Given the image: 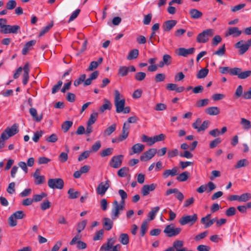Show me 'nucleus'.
<instances>
[{"instance_id": "nucleus-1", "label": "nucleus", "mask_w": 251, "mask_h": 251, "mask_svg": "<svg viewBox=\"0 0 251 251\" xmlns=\"http://www.w3.org/2000/svg\"><path fill=\"white\" fill-rule=\"evenodd\" d=\"M220 72L225 74L229 73L231 75H237L238 78L241 79H245L251 75V70L242 71L240 68H229L228 67H223L220 68Z\"/></svg>"}, {"instance_id": "nucleus-2", "label": "nucleus", "mask_w": 251, "mask_h": 251, "mask_svg": "<svg viewBox=\"0 0 251 251\" xmlns=\"http://www.w3.org/2000/svg\"><path fill=\"white\" fill-rule=\"evenodd\" d=\"M23 70L24 71V74L23 75V83L25 85L27 83L29 80V72L30 70L28 63H26L24 66L23 68L22 67H19L14 73L13 77L15 79L18 78Z\"/></svg>"}, {"instance_id": "nucleus-3", "label": "nucleus", "mask_w": 251, "mask_h": 251, "mask_svg": "<svg viewBox=\"0 0 251 251\" xmlns=\"http://www.w3.org/2000/svg\"><path fill=\"white\" fill-rule=\"evenodd\" d=\"M114 104L116 108V112L121 113L125 106L126 100L125 99H120L121 94L117 90L114 91Z\"/></svg>"}, {"instance_id": "nucleus-4", "label": "nucleus", "mask_w": 251, "mask_h": 251, "mask_svg": "<svg viewBox=\"0 0 251 251\" xmlns=\"http://www.w3.org/2000/svg\"><path fill=\"white\" fill-rule=\"evenodd\" d=\"M251 47V38L247 41L241 40L234 45V47L238 49L240 55L245 54Z\"/></svg>"}, {"instance_id": "nucleus-5", "label": "nucleus", "mask_w": 251, "mask_h": 251, "mask_svg": "<svg viewBox=\"0 0 251 251\" xmlns=\"http://www.w3.org/2000/svg\"><path fill=\"white\" fill-rule=\"evenodd\" d=\"M214 34V31L212 29H207L203 30L198 35L197 42L200 43H206L208 41L209 37H212Z\"/></svg>"}, {"instance_id": "nucleus-6", "label": "nucleus", "mask_w": 251, "mask_h": 251, "mask_svg": "<svg viewBox=\"0 0 251 251\" xmlns=\"http://www.w3.org/2000/svg\"><path fill=\"white\" fill-rule=\"evenodd\" d=\"M19 132L18 126L14 124L10 127L6 128L1 134V138L3 140H7L9 137L16 134Z\"/></svg>"}, {"instance_id": "nucleus-7", "label": "nucleus", "mask_w": 251, "mask_h": 251, "mask_svg": "<svg viewBox=\"0 0 251 251\" xmlns=\"http://www.w3.org/2000/svg\"><path fill=\"white\" fill-rule=\"evenodd\" d=\"M181 230L180 227H175L173 224H170L166 226L164 232L168 237H172L178 235Z\"/></svg>"}, {"instance_id": "nucleus-8", "label": "nucleus", "mask_w": 251, "mask_h": 251, "mask_svg": "<svg viewBox=\"0 0 251 251\" xmlns=\"http://www.w3.org/2000/svg\"><path fill=\"white\" fill-rule=\"evenodd\" d=\"M125 205L117 201L113 203V208L111 210V218L112 219H117L121 212L123 211Z\"/></svg>"}, {"instance_id": "nucleus-9", "label": "nucleus", "mask_w": 251, "mask_h": 251, "mask_svg": "<svg viewBox=\"0 0 251 251\" xmlns=\"http://www.w3.org/2000/svg\"><path fill=\"white\" fill-rule=\"evenodd\" d=\"M48 185L51 189H62L64 186V181L61 178H50L48 180Z\"/></svg>"}, {"instance_id": "nucleus-10", "label": "nucleus", "mask_w": 251, "mask_h": 251, "mask_svg": "<svg viewBox=\"0 0 251 251\" xmlns=\"http://www.w3.org/2000/svg\"><path fill=\"white\" fill-rule=\"evenodd\" d=\"M123 157V155L114 156L109 162V165L114 168L120 167L122 164Z\"/></svg>"}, {"instance_id": "nucleus-11", "label": "nucleus", "mask_w": 251, "mask_h": 251, "mask_svg": "<svg viewBox=\"0 0 251 251\" xmlns=\"http://www.w3.org/2000/svg\"><path fill=\"white\" fill-rule=\"evenodd\" d=\"M20 30V26L18 25H7L5 28L0 30V32L3 34L13 33L17 34Z\"/></svg>"}, {"instance_id": "nucleus-12", "label": "nucleus", "mask_w": 251, "mask_h": 251, "mask_svg": "<svg viewBox=\"0 0 251 251\" xmlns=\"http://www.w3.org/2000/svg\"><path fill=\"white\" fill-rule=\"evenodd\" d=\"M157 152L156 149H150L148 151H145L142 155L140 156L141 161H146L152 158Z\"/></svg>"}, {"instance_id": "nucleus-13", "label": "nucleus", "mask_w": 251, "mask_h": 251, "mask_svg": "<svg viewBox=\"0 0 251 251\" xmlns=\"http://www.w3.org/2000/svg\"><path fill=\"white\" fill-rule=\"evenodd\" d=\"M81 238V235L79 234H76L71 240L70 244L71 245H73L76 243H77V248L79 250L84 249L87 247V245L85 243L81 241L77 240Z\"/></svg>"}, {"instance_id": "nucleus-14", "label": "nucleus", "mask_w": 251, "mask_h": 251, "mask_svg": "<svg viewBox=\"0 0 251 251\" xmlns=\"http://www.w3.org/2000/svg\"><path fill=\"white\" fill-rule=\"evenodd\" d=\"M109 186L108 180H107L105 183L100 182L96 189L97 193L101 196H103L109 188Z\"/></svg>"}, {"instance_id": "nucleus-15", "label": "nucleus", "mask_w": 251, "mask_h": 251, "mask_svg": "<svg viewBox=\"0 0 251 251\" xmlns=\"http://www.w3.org/2000/svg\"><path fill=\"white\" fill-rule=\"evenodd\" d=\"M156 187L157 184L154 183L144 185L141 190V194L144 196H147L150 192L153 191Z\"/></svg>"}, {"instance_id": "nucleus-16", "label": "nucleus", "mask_w": 251, "mask_h": 251, "mask_svg": "<svg viewBox=\"0 0 251 251\" xmlns=\"http://www.w3.org/2000/svg\"><path fill=\"white\" fill-rule=\"evenodd\" d=\"M145 149V146L140 143H137L134 145L130 151L129 154L132 155L134 154H140Z\"/></svg>"}, {"instance_id": "nucleus-17", "label": "nucleus", "mask_w": 251, "mask_h": 251, "mask_svg": "<svg viewBox=\"0 0 251 251\" xmlns=\"http://www.w3.org/2000/svg\"><path fill=\"white\" fill-rule=\"evenodd\" d=\"M130 128V126L129 125L127 124L126 123H125L124 124L122 127V133L119 136L122 141L127 138Z\"/></svg>"}, {"instance_id": "nucleus-18", "label": "nucleus", "mask_w": 251, "mask_h": 251, "mask_svg": "<svg viewBox=\"0 0 251 251\" xmlns=\"http://www.w3.org/2000/svg\"><path fill=\"white\" fill-rule=\"evenodd\" d=\"M173 193L176 194V198L179 201H182L184 199V196L183 194L179 191L177 188L168 189L166 192V195L169 196Z\"/></svg>"}, {"instance_id": "nucleus-19", "label": "nucleus", "mask_w": 251, "mask_h": 251, "mask_svg": "<svg viewBox=\"0 0 251 251\" xmlns=\"http://www.w3.org/2000/svg\"><path fill=\"white\" fill-rule=\"evenodd\" d=\"M177 21L174 20L166 21L163 25V28L165 31H170L176 24Z\"/></svg>"}, {"instance_id": "nucleus-20", "label": "nucleus", "mask_w": 251, "mask_h": 251, "mask_svg": "<svg viewBox=\"0 0 251 251\" xmlns=\"http://www.w3.org/2000/svg\"><path fill=\"white\" fill-rule=\"evenodd\" d=\"M242 33V31L239 30L237 27H229L228 29V32L226 36L232 35L234 37L239 36Z\"/></svg>"}, {"instance_id": "nucleus-21", "label": "nucleus", "mask_w": 251, "mask_h": 251, "mask_svg": "<svg viewBox=\"0 0 251 251\" xmlns=\"http://www.w3.org/2000/svg\"><path fill=\"white\" fill-rule=\"evenodd\" d=\"M195 49L194 48H191L186 49L184 48H180L178 49V55L186 57L189 54H193L195 51Z\"/></svg>"}, {"instance_id": "nucleus-22", "label": "nucleus", "mask_w": 251, "mask_h": 251, "mask_svg": "<svg viewBox=\"0 0 251 251\" xmlns=\"http://www.w3.org/2000/svg\"><path fill=\"white\" fill-rule=\"evenodd\" d=\"M36 41L34 40H30L27 42L23 49V54L26 55L28 51L32 50V47L36 44Z\"/></svg>"}, {"instance_id": "nucleus-23", "label": "nucleus", "mask_w": 251, "mask_h": 251, "mask_svg": "<svg viewBox=\"0 0 251 251\" xmlns=\"http://www.w3.org/2000/svg\"><path fill=\"white\" fill-rule=\"evenodd\" d=\"M25 218V214L23 211L19 210L12 214L8 220H19Z\"/></svg>"}, {"instance_id": "nucleus-24", "label": "nucleus", "mask_w": 251, "mask_h": 251, "mask_svg": "<svg viewBox=\"0 0 251 251\" xmlns=\"http://www.w3.org/2000/svg\"><path fill=\"white\" fill-rule=\"evenodd\" d=\"M115 243V240L113 239L112 238L108 239L107 240V242L106 244H103L100 248V251H108L111 248H112V247L113 246V245Z\"/></svg>"}, {"instance_id": "nucleus-25", "label": "nucleus", "mask_w": 251, "mask_h": 251, "mask_svg": "<svg viewBox=\"0 0 251 251\" xmlns=\"http://www.w3.org/2000/svg\"><path fill=\"white\" fill-rule=\"evenodd\" d=\"M205 112L209 115L215 116L220 113V110L219 108L217 106H211L205 109Z\"/></svg>"}, {"instance_id": "nucleus-26", "label": "nucleus", "mask_w": 251, "mask_h": 251, "mask_svg": "<svg viewBox=\"0 0 251 251\" xmlns=\"http://www.w3.org/2000/svg\"><path fill=\"white\" fill-rule=\"evenodd\" d=\"M29 113L32 117L33 120L37 122H40L43 118V114H41L39 116L37 115V112L35 108H31L29 109Z\"/></svg>"}, {"instance_id": "nucleus-27", "label": "nucleus", "mask_w": 251, "mask_h": 251, "mask_svg": "<svg viewBox=\"0 0 251 251\" xmlns=\"http://www.w3.org/2000/svg\"><path fill=\"white\" fill-rule=\"evenodd\" d=\"M177 174V168L175 167L172 169L166 170L163 173V176L164 178H167L169 176H174Z\"/></svg>"}, {"instance_id": "nucleus-28", "label": "nucleus", "mask_w": 251, "mask_h": 251, "mask_svg": "<svg viewBox=\"0 0 251 251\" xmlns=\"http://www.w3.org/2000/svg\"><path fill=\"white\" fill-rule=\"evenodd\" d=\"M191 18L193 19H198L201 17L202 13L199 10L195 8L191 9L189 11Z\"/></svg>"}, {"instance_id": "nucleus-29", "label": "nucleus", "mask_w": 251, "mask_h": 251, "mask_svg": "<svg viewBox=\"0 0 251 251\" xmlns=\"http://www.w3.org/2000/svg\"><path fill=\"white\" fill-rule=\"evenodd\" d=\"M66 152H61L58 156V160L61 163L65 162L68 158V153L69 152V148L67 146H65Z\"/></svg>"}, {"instance_id": "nucleus-30", "label": "nucleus", "mask_w": 251, "mask_h": 251, "mask_svg": "<svg viewBox=\"0 0 251 251\" xmlns=\"http://www.w3.org/2000/svg\"><path fill=\"white\" fill-rule=\"evenodd\" d=\"M103 61V58L100 57L99 58L98 61H92L88 68V71H92L94 69H96L99 65H100Z\"/></svg>"}, {"instance_id": "nucleus-31", "label": "nucleus", "mask_w": 251, "mask_h": 251, "mask_svg": "<svg viewBox=\"0 0 251 251\" xmlns=\"http://www.w3.org/2000/svg\"><path fill=\"white\" fill-rule=\"evenodd\" d=\"M240 124L245 130H249L251 128V122L244 118H241Z\"/></svg>"}, {"instance_id": "nucleus-32", "label": "nucleus", "mask_w": 251, "mask_h": 251, "mask_svg": "<svg viewBox=\"0 0 251 251\" xmlns=\"http://www.w3.org/2000/svg\"><path fill=\"white\" fill-rule=\"evenodd\" d=\"M116 124H112L111 126L108 127L106 129H105L104 130V131H103V136H109L114 131H115V130H116Z\"/></svg>"}, {"instance_id": "nucleus-33", "label": "nucleus", "mask_w": 251, "mask_h": 251, "mask_svg": "<svg viewBox=\"0 0 251 251\" xmlns=\"http://www.w3.org/2000/svg\"><path fill=\"white\" fill-rule=\"evenodd\" d=\"M127 67L123 66L119 67L118 71V75L120 77L126 76L128 74Z\"/></svg>"}, {"instance_id": "nucleus-34", "label": "nucleus", "mask_w": 251, "mask_h": 251, "mask_svg": "<svg viewBox=\"0 0 251 251\" xmlns=\"http://www.w3.org/2000/svg\"><path fill=\"white\" fill-rule=\"evenodd\" d=\"M119 241L124 245H127L129 243V237L126 233H122L119 238Z\"/></svg>"}, {"instance_id": "nucleus-35", "label": "nucleus", "mask_w": 251, "mask_h": 251, "mask_svg": "<svg viewBox=\"0 0 251 251\" xmlns=\"http://www.w3.org/2000/svg\"><path fill=\"white\" fill-rule=\"evenodd\" d=\"M189 175L190 173L188 172H184L176 177V179L179 182L185 181L188 179Z\"/></svg>"}, {"instance_id": "nucleus-36", "label": "nucleus", "mask_w": 251, "mask_h": 251, "mask_svg": "<svg viewBox=\"0 0 251 251\" xmlns=\"http://www.w3.org/2000/svg\"><path fill=\"white\" fill-rule=\"evenodd\" d=\"M139 55V50L137 49H133L130 50L127 56V59L131 60L137 58Z\"/></svg>"}, {"instance_id": "nucleus-37", "label": "nucleus", "mask_w": 251, "mask_h": 251, "mask_svg": "<svg viewBox=\"0 0 251 251\" xmlns=\"http://www.w3.org/2000/svg\"><path fill=\"white\" fill-rule=\"evenodd\" d=\"M249 162L247 159H243L237 161L236 165L234 166L235 169L240 168L248 166Z\"/></svg>"}, {"instance_id": "nucleus-38", "label": "nucleus", "mask_w": 251, "mask_h": 251, "mask_svg": "<svg viewBox=\"0 0 251 251\" xmlns=\"http://www.w3.org/2000/svg\"><path fill=\"white\" fill-rule=\"evenodd\" d=\"M112 104L109 100H105V103L100 107L99 110L101 112H103L105 110H110L111 108Z\"/></svg>"}, {"instance_id": "nucleus-39", "label": "nucleus", "mask_w": 251, "mask_h": 251, "mask_svg": "<svg viewBox=\"0 0 251 251\" xmlns=\"http://www.w3.org/2000/svg\"><path fill=\"white\" fill-rule=\"evenodd\" d=\"M73 124V122L70 121H66L64 122L61 126L62 129L64 132H67L72 126Z\"/></svg>"}, {"instance_id": "nucleus-40", "label": "nucleus", "mask_w": 251, "mask_h": 251, "mask_svg": "<svg viewBox=\"0 0 251 251\" xmlns=\"http://www.w3.org/2000/svg\"><path fill=\"white\" fill-rule=\"evenodd\" d=\"M208 70L206 68L201 69L197 75V77L201 79L205 77L208 73Z\"/></svg>"}, {"instance_id": "nucleus-41", "label": "nucleus", "mask_w": 251, "mask_h": 251, "mask_svg": "<svg viewBox=\"0 0 251 251\" xmlns=\"http://www.w3.org/2000/svg\"><path fill=\"white\" fill-rule=\"evenodd\" d=\"M69 198L71 199H76L80 195V192L75 191L74 189L71 188L68 190Z\"/></svg>"}, {"instance_id": "nucleus-42", "label": "nucleus", "mask_w": 251, "mask_h": 251, "mask_svg": "<svg viewBox=\"0 0 251 251\" xmlns=\"http://www.w3.org/2000/svg\"><path fill=\"white\" fill-rule=\"evenodd\" d=\"M159 209L160 207L159 206H156L151 209L148 214V217L150 218V220H153L155 218L156 214Z\"/></svg>"}, {"instance_id": "nucleus-43", "label": "nucleus", "mask_w": 251, "mask_h": 251, "mask_svg": "<svg viewBox=\"0 0 251 251\" xmlns=\"http://www.w3.org/2000/svg\"><path fill=\"white\" fill-rule=\"evenodd\" d=\"M141 140L143 142L148 143L149 145L150 146L154 144L153 137H148V136L145 134L142 135L141 137Z\"/></svg>"}, {"instance_id": "nucleus-44", "label": "nucleus", "mask_w": 251, "mask_h": 251, "mask_svg": "<svg viewBox=\"0 0 251 251\" xmlns=\"http://www.w3.org/2000/svg\"><path fill=\"white\" fill-rule=\"evenodd\" d=\"M98 114L97 112L92 113L88 120L87 124L92 125L94 124L98 119Z\"/></svg>"}, {"instance_id": "nucleus-45", "label": "nucleus", "mask_w": 251, "mask_h": 251, "mask_svg": "<svg viewBox=\"0 0 251 251\" xmlns=\"http://www.w3.org/2000/svg\"><path fill=\"white\" fill-rule=\"evenodd\" d=\"M183 242L181 240H176L174 242L173 247L174 250H177L183 248Z\"/></svg>"}, {"instance_id": "nucleus-46", "label": "nucleus", "mask_w": 251, "mask_h": 251, "mask_svg": "<svg viewBox=\"0 0 251 251\" xmlns=\"http://www.w3.org/2000/svg\"><path fill=\"white\" fill-rule=\"evenodd\" d=\"M251 198V194L249 193H244L241 196H239V201L246 202Z\"/></svg>"}, {"instance_id": "nucleus-47", "label": "nucleus", "mask_w": 251, "mask_h": 251, "mask_svg": "<svg viewBox=\"0 0 251 251\" xmlns=\"http://www.w3.org/2000/svg\"><path fill=\"white\" fill-rule=\"evenodd\" d=\"M209 124L210 122L208 120L203 121L201 125L199 126L197 131L198 132L204 131L206 128H208Z\"/></svg>"}, {"instance_id": "nucleus-48", "label": "nucleus", "mask_w": 251, "mask_h": 251, "mask_svg": "<svg viewBox=\"0 0 251 251\" xmlns=\"http://www.w3.org/2000/svg\"><path fill=\"white\" fill-rule=\"evenodd\" d=\"M148 227V223L147 221H144L141 226L140 234L141 236L143 237L145 235Z\"/></svg>"}, {"instance_id": "nucleus-49", "label": "nucleus", "mask_w": 251, "mask_h": 251, "mask_svg": "<svg viewBox=\"0 0 251 251\" xmlns=\"http://www.w3.org/2000/svg\"><path fill=\"white\" fill-rule=\"evenodd\" d=\"M129 172V169L127 167H123L118 171V175L120 177H125Z\"/></svg>"}, {"instance_id": "nucleus-50", "label": "nucleus", "mask_w": 251, "mask_h": 251, "mask_svg": "<svg viewBox=\"0 0 251 251\" xmlns=\"http://www.w3.org/2000/svg\"><path fill=\"white\" fill-rule=\"evenodd\" d=\"M162 61L165 64V65L169 66L172 63V57L168 54H164L163 56Z\"/></svg>"}, {"instance_id": "nucleus-51", "label": "nucleus", "mask_w": 251, "mask_h": 251, "mask_svg": "<svg viewBox=\"0 0 251 251\" xmlns=\"http://www.w3.org/2000/svg\"><path fill=\"white\" fill-rule=\"evenodd\" d=\"M118 193L121 198V201L120 203L125 205V200L127 197L126 193L122 189H120L118 191Z\"/></svg>"}, {"instance_id": "nucleus-52", "label": "nucleus", "mask_w": 251, "mask_h": 251, "mask_svg": "<svg viewBox=\"0 0 251 251\" xmlns=\"http://www.w3.org/2000/svg\"><path fill=\"white\" fill-rule=\"evenodd\" d=\"M17 5L16 1L15 0H9L6 4V7L8 10H12L14 9Z\"/></svg>"}, {"instance_id": "nucleus-53", "label": "nucleus", "mask_w": 251, "mask_h": 251, "mask_svg": "<svg viewBox=\"0 0 251 251\" xmlns=\"http://www.w3.org/2000/svg\"><path fill=\"white\" fill-rule=\"evenodd\" d=\"M146 76V74L144 72H138L135 75V78L137 81H142L143 80Z\"/></svg>"}, {"instance_id": "nucleus-54", "label": "nucleus", "mask_w": 251, "mask_h": 251, "mask_svg": "<svg viewBox=\"0 0 251 251\" xmlns=\"http://www.w3.org/2000/svg\"><path fill=\"white\" fill-rule=\"evenodd\" d=\"M86 78V75L83 74L81 75L79 77L76 79H75L74 82V85L75 86H78L80 85L82 82H83Z\"/></svg>"}, {"instance_id": "nucleus-55", "label": "nucleus", "mask_w": 251, "mask_h": 251, "mask_svg": "<svg viewBox=\"0 0 251 251\" xmlns=\"http://www.w3.org/2000/svg\"><path fill=\"white\" fill-rule=\"evenodd\" d=\"M113 151V149L112 148H107L102 151L100 153L101 157H105L111 155Z\"/></svg>"}, {"instance_id": "nucleus-56", "label": "nucleus", "mask_w": 251, "mask_h": 251, "mask_svg": "<svg viewBox=\"0 0 251 251\" xmlns=\"http://www.w3.org/2000/svg\"><path fill=\"white\" fill-rule=\"evenodd\" d=\"M166 78V75L163 73H159L156 75L155 76V81L156 82L158 83L163 81Z\"/></svg>"}, {"instance_id": "nucleus-57", "label": "nucleus", "mask_w": 251, "mask_h": 251, "mask_svg": "<svg viewBox=\"0 0 251 251\" xmlns=\"http://www.w3.org/2000/svg\"><path fill=\"white\" fill-rule=\"evenodd\" d=\"M209 100L208 99H202L198 100L196 103V106L198 107H203L208 104Z\"/></svg>"}, {"instance_id": "nucleus-58", "label": "nucleus", "mask_w": 251, "mask_h": 251, "mask_svg": "<svg viewBox=\"0 0 251 251\" xmlns=\"http://www.w3.org/2000/svg\"><path fill=\"white\" fill-rule=\"evenodd\" d=\"M47 196V194L45 193H42L40 195H35L33 196L34 201L38 202L42 201V200Z\"/></svg>"}, {"instance_id": "nucleus-59", "label": "nucleus", "mask_w": 251, "mask_h": 251, "mask_svg": "<svg viewBox=\"0 0 251 251\" xmlns=\"http://www.w3.org/2000/svg\"><path fill=\"white\" fill-rule=\"evenodd\" d=\"M90 151H86L83 152L82 153L80 154L78 158V160L79 161H81L87 158H88L90 155Z\"/></svg>"}, {"instance_id": "nucleus-60", "label": "nucleus", "mask_w": 251, "mask_h": 251, "mask_svg": "<svg viewBox=\"0 0 251 251\" xmlns=\"http://www.w3.org/2000/svg\"><path fill=\"white\" fill-rule=\"evenodd\" d=\"M15 183L14 182H11L9 184L7 188V192L10 194H12L15 192Z\"/></svg>"}, {"instance_id": "nucleus-61", "label": "nucleus", "mask_w": 251, "mask_h": 251, "mask_svg": "<svg viewBox=\"0 0 251 251\" xmlns=\"http://www.w3.org/2000/svg\"><path fill=\"white\" fill-rule=\"evenodd\" d=\"M226 52V48H225V45H223L221 48H220L218 50L215 51L213 53V54L214 55H217L219 56H223Z\"/></svg>"}, {"instance_id": "nucleus-62", "label": "nucleus", "mask_w": 251, "mask_h": 251, "mask_svg": "<svg viewBox=\"0 0 251 251\" xmlns=\"http://www.w3.org/2000/svg\"><path fill=\"white\" fill-rule=\"evenodd\" d=\"M58 136L56 134H52L49 137L46 138V141L48 142L55 143L58 140Z\"/></svg>"}, {"instance_id": "nucleus-63", "label": "nucleus", "mask_w": 251, "mask_h": 251, "mask_svg": "<svg viewBox=\"0 0 251 251\" xmlns=\"http://www.w3.org/2000/svg\"><path fill=\"white\" fill-rule=\"evenodd\" d=\"M222 38L220 35H215L212 40V44L213 46H216L222 41Z\"/></svg>"}, {"instance_id": "nucleus-64", "label": "nucleus", "mask_w": 251, "mask_h": 251, "mask_svg": "<svg viewBox=\"0 0 251 251\" xmlns=\"http://www.w3.org/2000/svg\"><path fill=\"white\" fill-rule=\"evenodd\" d=\"M86 225V222L85 221H82L79 222L77 225V227L76 230L78 233L81 232L85 228Z\"/></svg>"}]
</instances>
